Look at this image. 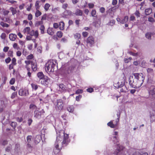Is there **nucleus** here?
I'll return each instance as SVG.
<instances>
[{"label": "nucleus", "instance_id": "1", "mask_svg": "<svg viewBox=\"0 0 155 155\" xmlns=\"http://www.w3.org/2000/svg\"><path fill=\"white\" fill-rule=\"evenodd\" d=\"M56 140L55 143V147L53 150L55 153L59 152L62 147L66 146L69 142L68 135L65 134L63 130H60L57 133Z\"/></svg>", "mask_w": 155, "mask_h": 155}, {"label": "nucleus", "instance_id": "2", "mask_svg": "<svg viewBox=\"0 0 155 155\" xmlns=\"http://www.w3.org/2000/svg\"><path fill=\"white\" fill-rule=\"evenodd\" d=\"M134 78L132 76H130L129 79V84L132 87L135 88L140 87L145 79L144 75L142 73H134L133 74Z\"/></svg>", "mask_w": 155, "mask_h": 155}, {"label": "nucleus", "instance_id": "3", "mask_svg": "<svg viewBox=\"0 0 155 155\" xmlns=\"http://www.w3.org/2000/svg\"><path fill=\"white\" fill-rule=\"evenodd\" d=\"M78 68V66L75 64L70 62L69 64H66L63 66L61 69V74L64 75L67 74H71L75 72Z\"/></svg>", "mask_w": 155, "mask_h": 155}, {"label": "nucleus", "instance_id": "4", "mask_svg": "<svg viewBox=\"0 0 155 155\" xmlns=\"http://www.w3.org/2000/svg\"><path fill=\"white\" fill-rule=\"evenodd\" d=\"M57 62L55 60H50L48 61L45 65V70L49 72H53L56 66Z\"/></svg>", "mask_w": 155, "mask_h": 155}, {"label": "nucleus", "instance_id": "5", "mask_svg": "<svg viewBox=\"0 0 155 155\" xmlns=\"http://www.w3.org/2000/svg\"><path fill=\"white\" fill-rule=\"evenodd\" d=\"M119 123V118H117L116 120H112L107 124V125L111 128L116 127Z\"/></svg>", "mask_w": 155, "mask_h": 155}, {"label": "nucleus", "instance_id": "6", "mask_svg": "<svg viewBox=\"0 0 155 155\" xmlns=\"http://www.w3.org/2000/svg\"><path fill=\"white\" fill-rule=\"evenodd\" d=\"M113 137H111V139L114 143H117V145H120L117 143L119 142V138L118 137V132L117 131H114L113 133Z\"/></svg>", "mask_w": 155, "mask_h": 155}, {"label": "nucleus", "instance_id": "7", "mask_svg": "<svg viewBox=\"0 0 155 155\" xmlns=\"http://www.w3.org/2000/svg\"><path fill=\"white\" fill-rule=\"evenodd\" d=\"M19 94L21 96H27L29 94L28 89L25 88L24 89H20L18 91Z\"/></svg>", "mask_w": 155, "mask_h": 155}, {"label": "nucleus", "instance_id": "8", "mask_svg": "<svg viewBox=\"0 0 155 155\" xmlns=\"http://www.w3.org/2000/svg\"><path fill=\"white\" fill-rule=\"evenodd\" d=\"M124 83L123 82H122L120 81H119L117 82V83L114 84V85H115V86L116 87H123V88H122V89L120 90V91L122 92L126 91L125 90H123L124 88L126 89V86H124Z\"/></svg>", "mask_w": 155, "mask_h": 155}, {"label": "nucleus", "instance_id": "9", "mask_svg": "<svg viewBox=\"0 0 155 155\" xmlns=\"http://www.w3.org/2000/svg\"><path fill=\"white\" fill-rule=\"evenodd\" d=\"M39 81L42 85L45 86H47L50 82V80L48 77L45 76L44 78Z\"/></svg>", "mask_w": 155, "mask_h": 155}, {"label": "nucleus", "instance_id": "10", "mask_svg": "<svg viewBox=\"0 0 155 155\" xmlns=\"http://www.w3.org/2000/svg\"><path fill=\"white\" fill-rule=\"evenodd\" d=\"M45 113V111L43 109L39 111L38 110H36L34 112V116L37 119H39L41 117V115Z\"/></svg>", "mask_w": 155, "mask_h": 155}, {"label": "nucleus", "instance_id": "11", "mask_svg": "<svg viewBox=\"0 0 155 155\" xmlns=\"http://www.w3.org/2000/svg\"><path fill=\"white\" fill-rule=\"evenodd\" d=\"M123 149V147L121 145H117V148L116 150L114 152V155H120L121 151Z\"/></svg>", "mask_w": 155, "mask_h": 155}, {"label": "nucleus", "instance_id": "12", "mask_svg": "<svg viewBox=\"0 0 155 155\" xmlns=\"http://www.w3.org/2000/svg\"><path fill=\"white\" fill-rule=\"evenodd\" d=\"M56 108L59 110L62 109L63 107V101L61 100H58L57 101Z\"/></svg>", "mask_w": 155, "mask_h": 155}, {"label": "nucleus", "instance_id": "13", "mask_svg": "<svg viewBox=\"0 0 155 155\" xmlns=\"http://www.w3.org/2000/svg\"><path fill=\"white\" fill-rule=\"evenodd\" d=\"M150 95L153 97L155 98V87L154 86H151L149 91Z\"/></svg>", "mask_w": 155, "mask_h": 155}, {"label": "nucleus", "instance_id": "14", "mask_svg": "<svg viewBox=\"0 0 155 155\" xmlns=\"http://www.w3.org/2000/svg\"><path fill=\"white\" fill-rule=\"evenodd\" d=\"M129 17L128 16H125L124 18L122 19H121L119 18H117V21L120 22V23L124 24L128 20Z\"/></svg>", "mask_w": 155, "mask_h": 155}, {"label": "nucleus", "instance_id": "15", "mask_svg": "<svg viewBox=\"0 0 155 155\" xmlns=\"http://www.w3.org/2000/svg\"><path fill=\"white\" fill-rule=\"evenodd\" d=\"M32 136L31 135H28L27 137V147L29 148H31V144L32 143L31 139Z\"/></svg>", "mask_w": 155, "mask_h": 155}, {"label": "nucleus", "instance_id": "16", "mask_svg": "<svg viewBox=\"0 0 155 155\" xmlns=\"http://www.w3.org/2000/svg\"><path fill=\"white\" fill-rule=\"evenodd\" d=\"M150 118L151 123L155 121V112H150Z\"/></svg>", "mask_w": 155, "mask_h": 155}, {"label": "nucleus", "instance_id": "17", "mask_svg": "<svg viewBox=\"0 0 155 155\" xmlns=\"http://www.w3.org/2000/svg\"><path fill=\"white\" fill-rule=\"evenodd\" d=\"M87 42L91 45H93L94 43V38L92 36H89L87 39Z\"/></svg>", "mask_w": 155, "mask_h": 155}, {"label": "nucleus", "instance_id": "18", "mask_svg": "<svg viewBox=\"0 0 155 155\" xmlns=\"http://www.w3.org/2000/svg\"><path fill=\"white\" fill-rule=\"evenodd\" d=\"M74 14L70 10H65L63 13V15L66 17V16L73 15Z\"/></svg>", "mask_w": 155, "mask_h": 155}, {"label": "nucleus", "instance_id": "19", "mask_svg": "<svg viewBox=\"0 0 155 155\" xmlns=\"http://www.w3.org/2000/svg\"><path fill=\"white\" fill-rule=\"evenodd\" d=\"M41 137L40 135H37L35 137V142L36 143H38L41 141Z\"/></svg>", "mask_w": 155, "mask_h": 155}, {"label": "nucleus", "instance_id": "20", "mask_svg": "<svg viewBox=\"0 0 155 155\" xmlns=\"http://www.w3.org/2000/svg\"><path fill=\"white\" fill-rule=\"evenodd\" d=\"M9 38L12 41H14L17 38L16 35L13 34H10L9 35Z\"/></svg>", "mask_w": 155, "mask_h": 155}, {"label": "nucleus", "instance_id": "21", "mask_svg": "<svg viewBox=\"0 0 155 155\" xmlns=\"http://www.w3.org/2000/svg\"><path fill=\"white\" fill-rule=\"evenodd\" d=\"M31 68L34 71H36L37 69L36 63L35 61H33L31 62Z\"/></svg>", "mask_w": 155, "mask_h": 155}, {"label": "nucleus", "instance_id": "22", "mask_svg": "<svg viewBox=\"0 0 155 155\" xmlns=\"http://www.w3.org/2000/svg\"><path fill=\"white\" fill-rule=\"evenodd\" d=\"M37 76L39 79V81L43 78L45 76L44 75L42 72H39L37 74Z\"/></svg>", "mask_w": 155, "mask_h": 155}, {"label": "nucleus", "instance_id": "23", "mask_svg": "<svg viewBox=\"0 0 155 155\" xmlns=\"http://www.w3.org/2000/svg\"><path fill=\"white\" fill-rule=\"evenodd\" d=\"M152 12V9L151 8H149L146 9L145 10V15H150Z\"/></svg>", "mask_w": 155, "mask_h": 155}, {"label": "nucleus", "instance_id": "24", "mask_svg": "<svg viewBox=\"0 0 155 155\" xmlns=\"http://www.w3.org/2000/svg\"><path fill=\"white\" fill-rule=\"evenodd\" d=\"M74 14L78 16H82L83 14L82 11L79 9H77L76 10Z\"/></svg>", "mask_w": 155, "mask_h": 155}, {"label": "nucleus", "instance_id": "25", "mask_svg": "<svg viewBox=\"0 0 155 155\" xmlns=\"http://www.w3.org/2000/svg\"><path fill=\"white\" fill-rule=\"evenodd\" d=\"M91 15L92 17H97V15L96 11L95 9H93L91 10Z\"/></svg>", "mask_w": 155, "mask_h": 155}, {"label": "nucleus", "instance_id": "26", "mask_svg": "<svg viewBox=\"0 0 155 155\" xmlns=\"http://www.w3.org/2000/svg\"><path fill=\"white\" fill-rule=\"evenodd\" d=\"M59 90L63 91L65 90V86L63 84H60L59 85Z\"/></svg>", "mask_w": 155, "mask_h": 155}, {"label": "nucleus", "instance_id": "27", "mask_svg": "<svg viewBox=\"0 0 155 155\" xmlns=\"http://www.w3.org/2000/svg\"><path fill=\"white\" fill-rule=\"evenodd\" d=\"M52 28H49L47 30V33L50 35H53L54 34V32Z\"/></svg>", "mask_w": 155, "mask_h": 155}, {"label": "nucleus", "instance_id": "28", "mask_svg": "<svg viewBox=\"0 0 155 155\" xmlns=\"http://www.w3.org/2000/svg\"><path fill=\"white\" fill-rule=\"evenodd\" d=\"M130 155H148V154L147 153H144L142 154L138 152H135L133 153Z\"/></svg>", "mask_w": 155, "mask_h": 155}, {"label": "nucleus", "instance_id": "29", "mask_svg": "<svg viewBox=\"0 0 155 155\" xmlns=\"http://www.w3.org/2000/svg\"><path fill=\"white\" fill-rule=\"evenodd\" d=\"M74 107L73 106H69L67 107V110L70 112L72 113L74 111Z\"/></svg>", "mask_w": 155, "mask_h": 155}, {"label": "nucleus", "instance_id": "30", "mask_svg": "<svg viewBox=\"0 0 155 155\" xmlns=\"http://www.w3.org/2000/svg\"><path fill=\"white\" fill-rule=\"evenodd\" d=\"M64 24L63 21H61L59 24V28L61 30H63L64 28Z\"/></svg>", "mask_w": 155, "mask_h": 155}, {"label": "nucleus", "instance_id": "31", "mask_svg": "<svg viewBox=\"0 0 155 155\" xmlns=\"http://www.w3.org/2000/svg\"><path fill=\"white\" fill-rule=\"evenodd\" d=\"M20 145L18 144H15V151L16 153H18L20 151Z\"/></svg>", "mask_w": 155, "mask_h": 155}, {"label": "nucleus", "instance_id": "32", "mask_svg": "<svg viewBox=\"0 0 155 155\" xmlns=\"http://www.w3.org/2000/svg\"><path fill=\"white\" fill-rule=\"evenodd\" d=\"M30 28L29 27H26L23 30V32L25 33H27V34H28L30 32Z\"/></svg>", "mask_w": 155, "mask_h": 155}, {"label": "nucleus", "instance_id": "33", "mask_svg": "<svg viewBox=\"0 0 155 155\" xmlns=\"http://www.w3.org/2000/svg\"><path fill=\"white\" fill-rule=\"evenodd\" d=\"M40 1H37L35 3V8L36 10H38L39 9Z\"/></svg>", "mask_w": 155, "mask_h": 155}, {"label": "nucleus", "instance_id": "34", "mask_svg": "<svg viewBox=\"0 0 155 155\" xmlns=\"http://www.w3.org/2000/svg\"><path fill=\"white\" fill-rule=\"evenodd\" d=\"M29 108L30 109L32 110H37L36 106L33 104H30L29 107Z\"/></svg>", "mask_w": 155, "mask_h": 155}, {"label": "nucleus", "instance_id": "35", "mask_svg": "<svg viewBox=\"0 0 155 155\" xmlns=\"http://www.w3.org/2000/svg\"><path fill=\"white\" fill-rule=\"evenodd\" d=\"M41 15V12L38 10H36V11L35 13V16L36 17H38Z\"/></svg>", "mask_w": 155, "mask_h": 155}, {"label": "nucleus", "instance_id": "36", "mask_svg": "<svg viewBox=\"0 0 155 155\" xmlns=\"http://www.w3.org/2000/svg\"><path fill=\"white\" fill-rule=\"evenodd\" d=\"M115 22V20H110V21L107 23V25L110 26H113Z\"/></svg>", "mask_w": 155, "mask_h": 155}, {"label": "nucleus", "instance_id": "37", "mask_svg": "<svg viewBox=\"0 0 155 155\" xmlns=\"http://www.w3.org/2000/svg\"><path fill=\"white\" fill-rule=\"evenodd\" d=\"M31 85L32 89L35 90H36L37 89L38 87H39V86L34 84H31Z\"/></svg>", "mask_w": 155, "mask_h": 155}, {"label": "nucleus", "instance_id": "38", "mask_svg": "<svg viewBox=\"0 0 155 155\" xmlns=\"http://www.w3.org/2000/svg\"><path fill=\"white\" fill-rule=\"evenodd\" d=\"M50 6V5L48 3H47L45 4L44 7V8L45 11H48Z\"/></svg>", "mask_w": 155, "mask_h": 155}, {"label": "nucleus", "instance_id": "39", "mask_svg": "<svg viewBox=\"0 0 155 155\" xmlns=\"http://www.w3.org/2000/svg\"><path fill=\"white\" fill-rule=\"evenodd\" d=\"M146 37L148 39H151V33L147 32L145 34Z\"/></svg>", "mask_w": 155, "mask_h": 155}, {"label": "nucleus", "instance_id": "40", "mask_svg": "<svg viewBox=\"0 0 155 155\" xmlns=\"http://www.w3.org/2000/svg\"><path fill=\"white\" fill-rule=\"evenodd\" d=\"M43 23V21L41 20L39 21H37L35 22V25L36 26H38L40 25H42Z\"/></svg>", "mask_w": 155, "mask_h": 155}, {"label": "nucleus", "instance_id": "41", "mask_svg": "<svg viewBox=\"0 0 155 155\" xmlns=\"http://www.w3.org/2000/svg\"><path fill=\"white\" fill-rule=\"evenodd\" d=\"M0 25L3 27L7 28L9 26V25L8 24L5 23L2 21L0 22Z\"/></svg>", "mask_w": 155, "mask_h": 155}, {"label": "nucleus", "instance_id": "42", "mask_svg": "<svg viewBox=\"0 0 155 155\" xmlns=\"http://www.w3.org/2000/svg\"><path fill=\"white\" fill-rule=\"evenodd\" d=\"M10 9L12 12L13 15H15L17 12V11L16 9L13 7H11Z\"/></svg>", "mask_w": 155, "mask_h": 155}, {"label": "nucleus", "instance_id": "43", "mask_svg": "<svg viewBox=\"0 0 155 155\" xmlns=\"http://www.w3.org/2000/svg\"><path fill=\"white\" fill-rule=\"evenodd\" d=\"M74 37L76 39H79L81 37V35L79 33H77L74 35Z\"/></svg>", "mask_w": 155, "mask_h": 155}, {"label": "nucleus", "instance_id": "44", "mask_svg": "<svg viewBox=\"0 0 155 155\" xmlns=\"http://www.w3.org/2000/svg\"><path fill=\"white\" fill-rule=\"evenodd\" d=\"M13 47L15 49H16L18 50L20 49V47L18 46L17 44V43H14L13 45Z\"/></svg>", "mask_w": 155, "mask_h": 155}, {"label": "nucleus", "instance_id": "45", "mask_svg": "<svg viewBox=\"0 0 155 155\" xmlns=\"http://www.w3.org/2000/svg\"><path fill=\"white\" fill-rule=\"evenodd\" d=\"M17 125V123L16 122H12L11 124V126L14 128H15Z\"/></svg>", "mask_w": 155, "mask_h": 155}, {"label": "nucleus", "instance_id": "46", "mask_svg": "<svg viewBox=\"0 0 155 155\" xmlns=\"http://www.w3.org/2000/svg\"><path fill=\"white\" fill-rule=\"evenodd\" d=\"M38 31H34V35L33 36H34V37L37 38H38Z\"/></svg>", "mask_w": 155, "mask_h": 155}, {"label": "nucleus", "instance_id": "47", "mask_svg": "<svg viewBox=\"0 0 155 155\" xmlns=\"http://www.w3.org/2000/svg\"><path fill=\"white\" fill-rule=\"evenodd\" d=\"M57 36L59 38H61L62 36V33L61 31H58L57 33Z\"/></svg>", "mask_w": 155, "mask_h": 155}, {"label": "nucleus", "instance_id": "48", "mask_svg": "<svg viewBox=\"0 0 155 155\" xmlns=\"http://www.w3.org/2000/svg\"><path fill=\"white\" fill-rule=\"evenodd\" d=\"M6 36V34L4 33H3L2 34L0 37L2 39L5 40Z\"/></svg>", "mask_w": 155, "mask_h": 155}, {"label": "nucleus", "instance_id": "49", "mask_svg": "<svg viewBox=\"0 0 155 155\" xmlns=\"http://www.w3.org/2000/svg\"><path fill=\"white\" fill-rule=\"evenodd\" d=\"M11 64H13L14 65H16V59L15 58H14L12 59Z\"/></svg>", "mask_w": 155, "mask_h": 155}, {"label": "nucleus", "instance_id": "50", "mask_svg": "<svg viewBox=\"0 0 155 155\" xmlns=\"http://www.w3.org/2000/svg\"><path fill=\"white\" fill-rule=\"evenodd\" d=\"M45 29L44 26L43 25H41L40 28V30H41V33H43L44 32V30Z\"/></svg>", "mask_w": 155, "mask_h": 155}, {"label": "nucleus", "instance_id": "51", "mask_svg": "<svg viewBox=\"0 0 155 155\" xmlns=\"http://www.w3.org/2000/svg\"><path fill=\"white\" fill-rule=\"evenodd\" d=\"M15 82V78H12L10 81L9 83L11 84H13Z\"/></svg>", "mask_w": 155, "mask_h": 155}, {"label": "nucleus", "instance_id": "52", "mask_svg": "<svg viewBox=\"0 0 155 155\" xmlns=\"http://www.w3.org/2000/svg\"><path fill=\"white\" fill-rule=\"evenodd\" d=\"M148 21L149 22H151L152 23L153 22L155 21V20H154V19L153 18L151 17H150L148 18Z\"/></svg>", "mask_w": 155, "mask_h": 155}, {"label": "nucleus", "instance_id": "53", "mask_svg": "<svg viewBox=\"0 0 155 155\" xmlns=\"http://www.w3.org/2000/svg\"><path fill=\"white\" fill-rule=\"evenodd\" d=\"M88 5L89 8H92L94 6V4L92 3H89Z\"/></svg>", "mask_w": 155, "mask_h": 155}, {"label": "nucleus", "instance_id": "54", "mask_svg": "<svg viewBox=\"0 0 155 155\" xmlns=\"http://www.w3.org/2000/svg\"><path fill=\"white\" fill-rule=\"evenodd\" d=\"M83 92V91L82 89H78L76 91V94H81Z\"/></svg>", "mask_w": 155, "mask_h": 155}, {"label": "nucleus", "instance_id": "55", "mask_svg": "<svg viewBox=\"0 0 155 155\" xmlns=\"http://www.w3.org/2000/svg\"><path fill=\"white\" fill-rule=\"evenodd\" d=\"M82 97L81 95H79L78 96H76V100L77 101H79L80 99Z\"/></svg>", "mask_w": 155, "mask_h": 155}, {"label": "nucleus", "instance_id": "56", "mask_svg": "<svg viewBox=\"0 0 155 155\" xmlns=\"http://www.w3.org/2000/svg\"><path fill=\"white\" fill-rule=\"evenodd\" d=\"M11 61V59L9 57H8L7 58L5 59V62L7 63L8 64Z\"/></svg>", "mask_w": 155, "mask_h": 155}, {"label": "nucleus", "instance_id": "57", "mask_svg": "<svg viewBox=\"0 0 155 155\" xmlns=\"http://www.w3.org/2000/svg\"><path fill=\"white\" fill-rule=\"evenodd\" d=\"M28 19L29 20L31 21L32 19V15L31 14H30L28 15Z\"/></svg>", "mask_w": 155, "mask_h": 155}, {"label": "nucleus", "instance_id": "58", "mask_svg": "<svg viewBox=\"0 0 155 155\" xmlns=\"http://www.w3.org/2000/svg\"><path fill=\"white\" fill-rule=\"evenodd\" d=\"M17 95V93L16 92H14L12 93L11 96V98L12 99L14 98Z\"/></svg>", "mask_w": 155, "mask_h": 155}, {"label": "nucleus", "instance_id": "59", "mask_svg": "<svg viewBox=\"0 0 155 155\" xmlns=\"http://www.w3.org/2000/svg\"><path fill=\"white\" fill-rule=\"evenodd\" d=\"M47 15L46 14L44 15L41 17V20L43 21L45 20L46 19Z\"/></svg>", "mask_w": 155, "mask_h": 155}, {"label": "nucleus", "instance_id": "60", "mask_svg": "<svg viewBox=\"0 0 155 155\" xmlns=\"http://www.w3.org/2000/svg\"><path fill=\"white\" fill-rule=\"evenodd\" d=\"M33 56L32 54H30L29 55H28L27 57V59H31L33 58Z\"/></svg>", "mask_w": 155, "mask_h": 155}, {"label": "nucleus", "instance_id": "61", "mask_svg": "<svg viewBox=\"0 0 155 155\" xmlns=\"http://www.w3.org/2000/svg\"><path fill=\"white\" fill-rule=\"evenodd\" d=\"M117 0H113L112 2V4L113 5H115L117 4Z\"/></svg>", "mask_w": 155, "mask_h": 155}, {"label": "nucleus", "instance_id": "62", "mask_svg": "<svg viewBox=\"0 0 155 155\" xmlns=\"http://www.w3.org/2000/svg\"><path fill=\"white\" fill-rule=\"evenodd\" d=\"M134 14L136 15L137 17H139L140 16V13L139 11H136L135 13H134Z\"/></svg>", "mask_w": 155, "mask_h": 155}, {"label": "nucleus", "instance_id": "63", "mask_svg": "<svg viewBox=\"0 0 155 155\" xmlns=\"http://www.w3.org/2000/svg\"><path fill=\"white\" fill-rule=\"evenodd\" d=\"M94 91V89L92 88H87V91L89 93H91L92 92Z\"/></svg>", "mask_w": 155, "mask_h": 155}, {"label": "nucleus", "instance_id": "64", "mask_svg": "<svg viewBox=\"0 0 155 155\" xmlns=\"http://www.w3.org/2000/svg\"><path fill=\"white\" fill-rule=\"evenodd\" d=\"M152 108L154 112H155V103H153L152 104Z\"/></svg>", "mask_w": 155, "mask_h": 155}]
</instances>
